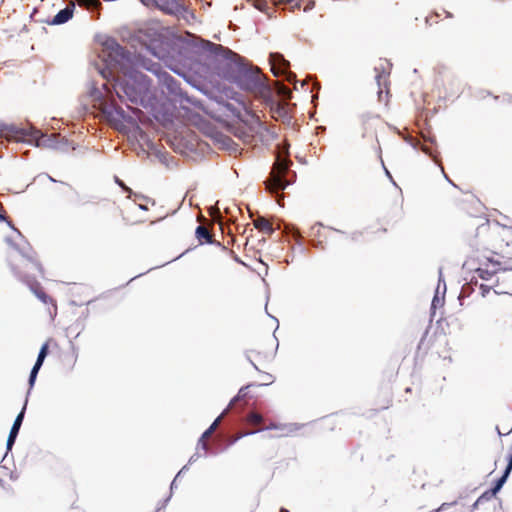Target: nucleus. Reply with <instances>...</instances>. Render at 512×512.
Instances as JSON below:
<instances>
[{
    "label": "nucleus",
    "mask_w": 512,
    "mask_h": 512,
    "mask_svg": "<svg viewBox=\"0 0 512 512\" xmlns=\"http://www.w3.org/2000/svg\"><path fill=\"white\" fill-rule=\"evenodd\" d=\"M171 499V494H169V496L167 498H165L161 503H159L158 505V508H157V512H162V510H164L168 504V502L170 501Z\"/></svg>",
    "instance_id": "nucleus-38"
},
{
    "label": "nucleus",
    "mask_w": 512,
    "mask_h": 512,
    "mask_svg": "<svg viewBox=\"0 0 512 512\" xmlns=\"http://www.w3.org/2000/svg\"><path fill=\"white\" fill-rule=\"evenodd\" d=\"M41 367H42V364L35 362L33 367H32V369H31V371H30V375H29V378H28V384H29V390H28V393H27L28 395L30 393V390L33 388V386L35 384L38 372L41 369Z\"/></svg>",
    "instance_id": "nucleus-23"
},
{
    "label": "nucleus",
    "mask_w": 512,
    "mask_h": 512,
    "mask_svg": "<svg viewBox=\"0 0 512 512\" xmlns=\"http://www.w3.org/2000/svg\"><path fill=\"white\" fill-rule=\"evenodd\" d=\"M386 175L392 180L390 172L384 167Z\"/></svg>",
    "instance_id": "nucleus-53"
},
{
    "label": "nucleus",
    "mask_w": 512,
    "mask_h": 512,
    "mask_svg": "<svg viewBox=\"0 0 512 512\" xmlns=\"http://www.w3.org/2000/svg\"><path fill=\"white\" fill-rule=\"evenodd\" d=\"M497 431H498V435H502V433L500 432L499 428L496 427Z\"/></svg>",
    "instance_id": "nucleus-57"
},
{
    "label": "nucleus",
    "mask_w": 512,
    "mask_h": 512,
    "mask_svg": "<svg viewBox=\"0 0 512 512\" xmlns=\"http://www.w3.org/2000/svg\"><path fill=\"white\" fill-rule=\"evenodd\" d=\"M272 378H273L272 375L267 374L266 380H270L267 384L272 383V381H273Z\"/></svg>",
    "instance_id": "nucleus-52"
},
{
    "label": "nucleus",
    "mask_w": 512,
    "mask_h": 512,
    "mask_svg": "<svg viewBox=\"0 0 512 512\" xmlns=\"http://www.w3.org/2000/svg\"><path fill=\"white\" fill-rule=\"evenodd\" d=\"M240 97L241 95L238 92H231L230 98L235 100V103L224 99L223 96H220L217 102L230 112L232 116L240 118L242 110H246L245 103Z\"/></svg>",
    "instance_id": "nucleus-12"
},
{
    "label": "nucleus",
    "mask_w": 512,
    "mask_h": 512,
    "mask_svg": "<svg viewBox=\"0 0 512 512\" xmlns=\"http://www.w3.org/2000/svg\"><path fill=\"white\" fill-rule=\"evenodd\" d=\"M10 129L16 134H20L22 138H28V142L36 147H45L62 151L67 150V148L62 147L67 146L68 141L66 139L59 140L56 135H47L42 133L32 125H28V127L12 126Z\"/></svg>",
    "instance_id": "nucleus-5"
},
{
    "label": "nucleus",
    "mask_w": 512,
    "mask_h": 512,
    "mask_svg": "<svg viewBox=\"0 0 512 512\" xmlns=\"http://www.w3.org/2000/svg\"><path fill=\"white\" fill-rule=\"evenodd\" d=\"M176 477L174 478V480L172 481L171 485H170V494L172 495L173 493V490L176 488Z\"/></svg>",
    "instance_id": "nucleus-44"
},
{
    "label": "nucleus",
    "mask_w": 512,
    "mask_h": 512,
    "mask_svg": "<svg viewBox=\"0 0 512 512\" xmlns=\"http://www.w3.org/2000/svg\"><path fill=\"white\" fill-rule=\"evenodd\" d=\"M139 208H140L141 210H147V209H148V208H147V206L142 205V204H140V205H139Z\"/></svg>",
    "instance_id": "nucleus-54"
},
{
    "label": "nucleus",
    "mask_w": 512,
    "mask_h": 512,
    "mask_svg": "<svg viewBox=\"0 0 512 512\" xmlns=\"http://www.w3.org/2000/svg\"><path fill=\"white\" fill-rule=\"evenodd\" d=\"M6 242L13 247L23 258H25L30 264L31 267L37 270L41 275H43V267L41 263L36 258V253L32 249L29 243L23 240L22 244L14 243L13 240L9 237L6 238Z\"/></svg>",
    "instance_id": "nucleus-9"
},
{
    "label": "nucleus",
    "mask_w": 512,
    "mask_h": 512,
    "mask_svg": "<svg viewBox=\"0 0 512 512\" xmlns=\"http://www.w3.org/2000/svg\"><path fill=\"white\" fill-rule=\"evenodd\" d=\"M49 352V346L48 343H44L38 353L37 359L35 362L40 363L43 365L45 358L47 357Z\"/></svg>",
    "instance_id": "nucleus-26"
},
{
    "label": "nucleus",
    "mask_w": 512,
    "mask_h": 512,
    "mask_svg": "<svg viewBox=\"0 0 512 512\" xmlns=\"http://www.w3.org/2000/svg\"><path fill=\"white\" fill-rule=\"evenodd\" d=\"M198 458L199 455L197 453L193 454L188 461V465L194 463Z\"/></svg>",
    "instance_id": "nucleus-42"
},
{
    "label": "nucleus",
    "mask_w": 512,
    "mask_h": 512,
    "mask_svg": "<svg viewBox=\"0 0 512 512\" xmlns=\"http://www.w3.org/2000/svg\"><path fill=\"white\" fill-rule=\"evenodd\" d=\"M473 280L463 285L461 290V296H468L473 291Z\"/></svg>",
    "instance_id": "nucleus-32"
},
{
    "label": "nucleus",
    "mask_w": 512,
    "mask_h": 512,
    "mask_svg": "<svg viewBox=\"0 0 512 512\" xmlns=\"http://www.w3.org/2000/svg\"><path fill=\"white\" fill-rule=\"evenodd\" d=\"M12 270L14 274L30 288V290L40 301H42L45 304L48 303L50 297L42 290L40 283L37 282L35 278L18 272L15 267H12Z\"/></svg>",
    "instance_id": "nucleus-11"
},
{
    "label": "nucleus",
    "mask_w": 512,
    "mask_h": 512,
    "mask_svg": "<svg viewBox=\"0 0 512 512\" xmlns=\"http://www.w3.org/2000/svg\"><path fill=\"white\" fill-rule=\"evenodd\" d=\"M272 378H273L272 375L267 374L266 380H270L267 384L272 383V381H273Z\"/></svg>",
    "instance_id": "nucleus-51"
},
{
    "label": "nucleus",
    "mask_w": 512,
    "mask_h": 512,
    "mask_svg": "<svg viewBox=\"0 0 512 512\" xmlns=\"http://www.w3.org/2000/svg\"><path fill=\"white\" fill-rule=\"evenodd\" d=\"M246 422L250 425H258L263 422V417L261 414L252 411L246 416Z\"/></svg>",
    "instance_id": "nucleus-24"
},
{
    "label": "nucleus",
    "mask_w": 512,
    "mask_h": 512,
    "mask_svg": "<svg viewBox=\"0 0 512 512\" xmlns=\"http://www.w3.org/2000/svg\"><path fill=\"white\" fill-rule=\"evenodd\" d=\"M79 6H83L86 9H95L100 3L98 0H76Z\"/></svg>",
    "instance_id": "nucleus-27"
},
{
    "label": "nucleus",
    "mask_w": 512,
    "mask_h": 512,
    "mask_svg": "<svg viewBox=\"0 0 512 512\" xmlns=\"http://www.w3.org/2000/svg\"><path fill=\"white\" fill-rule=\"evenodd\" d=\"M226 411H227V409H225V410L223 411V413H222L220 416H218V417L214 420V422L209 426V428H208V429H212V432H214V431H215V429L217 428V426H218V424H219V422H220V420H221L222 416L226 413Z\"/></svg>",
    "instance_id": "nucleus-37"
},
{
    "label": "nucleus",
    "mask_w": 512,
    "mask_h": 512,
    "mask_svg": "<svg viewBox=\"0 0 512 512\" xmlns=\"http://www.w3.org/2000/svg\"><path fill=\"white\" fill-rule=\"evenodd\" d=\"M246 358L247 360L252 364V366L256 369V370H259L257 365L250 359L249 355H246Z\"/></svg>",
    "instance_id": "nucleus-48"
},
{
    "label": "nucleus",
    "mask_w": 512,
    "mask_h": 512,
    "mask_svg": "<svg viewBox=\"0 0 512 512\" xmlns=\"http://www.w3.org/2000/svg\"><path fill=\"white\" fill-rule=\"evenodd\" d=\"M103 48L107 67L119 70L122 73V75L113 76L112 86L119 100L125 102L128 108H130L129 104L144 108L153 106L156 100V92L151 79L138 70L141 67L134 64L123 66L116 62L111 56V51L105 46V41L103 42Z\"/></svg>",
    "instance_id": "nucleus-2"
},
{
    "label": "nucleus",
    "mask_w": 512,
    "mask_h": 512,
    "mask_svg": "<svg viewBox=\"0 0 512 512\" xmlns=\"http://www.w3.org/2000/svg\"><path fill=\"white\" fill-rule=\"evenodd\" d=\"M195 235L201 244L207 243V244H214L216 246H221L220 242L213 240L212 235L207 230V228H205L204 226H201V225L197 226L196 230H195Z\"/></svg>",
    "instance_id": "nucleus-17"
},
{
    "label": "nucleus",
    "mask_w": 512,
    "mask_h": 512,
    "mask_svg": "<svg viewBox=\"0 0 512 512\" xmlns=\"http://www.w3.org/2000/svg\"><path fill=\"white\" fill-rule=\"evenodd\" d=\"M269 62L271 71L275 76H285L288 81L295 79V75L289 71L290 63L278 52L270 53Z\"/></svg>",
    "instance_id": "nucleus-10"
},
{
    "label": "nucleus",
    "mask_w": 512,
    "mask_h": 512,
    "mask_svg": "<svg viewBox=\"0 0 512 512\" xmlns=\"http://www.w3.org/2000/svg\"><path fill=\"white\" fill-rule=\"evenodd\" d=\"M475 272L477 273L478 277L483 280H489L493 275V272H490L489 270L482 268L476 269Z\"/></svg>",
    "instance_id": "nucleus-29"
},
{
    "label": "nucleus",
    "mask_w": 512,
    "mask_h": 512,
    "mask_svg": "<svg viewBox=\"0 0 512 512\" xmlns=\"http://www.w3.org/2000/svg\"><path fill=\"white\" fill-rule=\"evenodd\" d=\"M74 9V4L67 5L65 8L57 12V14L50 21H48V24L61 25L68 22L73 17Z\"/></svg>",
    "instance_id": "nucleus-16"
},
{
    "label": "nucleus",
    "mask_w": 512,
    "mask_h": 512,
    "mask_svg": "<svg viewBox=\"0 0 512 512\" xmlns=\"http://www.w3.org/2000/svg\"><path fill=\"white\" fill-rule=\"evenodd\" d=\"M233 83L242 90L249 92L263 93L268 89L260 77L259 69L250 66L248 63L243 65Z\"/></svg>",
    "instance_id": "nucleus-7"
},
{
    "label": "nucleus",
    "mask_w": 512,
    "mask_h": 512,
    "mask_svg": "<svg viewBox=\"0 0 512 512\" xmlns=\"http://www.w3.org/2000/svg\"><path fill=\"white\" fill-rule=\"evenodd\" d=\"M479 289H480V292H481V296L484 298L490 292L491 287L488 286V285H485V284H480Z\"/></svg>",
    "instance_id": "nucleus-39"
},
{
    "label": "nucleus",
    "mask_w": 512,
    "mask_h": 512,
    "mask_svg": "<svg viewBox=\"0 0 512 512\" xmlns=\"http://www.w3.org/2000/svg\"><path fill=\"white\" fill-rule=\"evenodd\" d=\"M247 128L250 130L251 135H255V141L265 145H268L277 136L275 131L266 126L256 115H249Z\"/></svg>",
    "instance_id": "nucleus-8"
},
{
    "label": "nucleus",
    "mask_w": 512,
    "mask_h": 512,
    "mask_svg": "<svg viewBox=\"0 0 512 512\" xmlns=\"http://www.w3.org/2000/svg\"><path fill=\"white\" fill-rule=\"evenodd\" d=\"M508 470H509V473H511V471H512V453L508 457L507 465L505 468V471H508Z\"/></svg>",
    "instance_id": "nucleus-41"
},
{
    "label": "nucleus",
    "mask_w": 512,
    "mask_h": 512,
    "mask_svg": "<svg viewBox=\"0 0 512 512\" xmlns=\"http://www.w3.org/2000/svg\"><path fill=\"white\" fill-rule=\"evenodd\" d=\"M441 289L443 290V282H442V283H441V285H440V290H441Z\"/></svg>",
    "instance_id": "nucleus-59"
},
{
    "label": "nucleus",
    "mask_w": 512,
    "mask_h": 512,
    "mask_svg": "<svg viewBox=\"0 0 512 512\" xmlns=\"http://www.w3.org/2000/svg\"><path fill=\"white\" fill-rule=\"evenodd\" d=\"M313 6H314V1H310L308 3V6L304 9V11H307V10L311 9Z\"/></svg>",
    "instance_id": "nucleus-50"
},
{
    "label": "nucleus",
    "mask_w": 512,
    "mask_h": 512,
    "mask_svg": "<svg viewBox=\"0 0 512 512\" xmlns=\"http://www.w3.org/2000/svg\"><path fill=\"white\" fill-rule=\"evenodd\" d=\"M27 402H28V398L26 397L25 403H24L21 411L18 413V415L16 416V418H15L13 424H12V427L10 429V432H9V435H8V438H7V442H6V449H7V451L12 449V447H13L15 441H16V438H17V436L19 434L21 425L23 423Z\"/></svg>",
    "instance_id": "nucleus-13"
},
{
    "label": "nucleus",
    "mask_w": 512,
    "mask_h": 512,
    "mask_svg": "<svg viewBox=\"0 0 512 512\" xmlns=\"http://www.w3.org/2000/svg\"><path fill=\"white\" fill-rule=\"evenodd\" d=\"M510 473H509V470L508 471H505L503 472V474L501 475V477H499L493 484V487L491 488V494H497L501 489L502 487L504 486V484L506 483L508 477H509Z\"/></svg>",
    "instance_id": "nucleus-22"
},
{
    "label": "nucleus",
    "mask_w": 512,
    "mask_h": 512,
    "mask_svg": "<svg viewBox=\"0 0 512 512\" xmlns=\"http://www.w3.org/2000/svg\"><path fill=\"white\" fill-rule=\"evenodd\" d=\"M136 129L142 139L146 138V134L139 128L138 125H136Z\"/></svg>",
    "instance_id": "nucleus-45"
},
{
    "label": "nucleus",
    "mask_w": 512,
    "mask_h": 512,
    "mask_svg": "<svg viewBox=\"0 0 512 512\" xmlns=\"http://www.w3.org/2000/svg\"><path fill=\"white\" fill-rule=\"evenodd\" d=\"M249 119L244 122L243 126L239 127L236 135L243 140L245 143H252L255 141V135H251L250 130L247 128Z\"/></svg>",
    "instance_id": "nucleus-19"
},
{
    "label": "nucleus",
    "mask_w": 512,
    "mask_h": 512,
    "mask_svg": "<svg viewBox=\"0 0 512 512\" xmlns=\"http://www.w3.org/2000/svg\"><path fill=\"white\" fill-rule=\"evenodd\" d=\"M90 96L103 105V114L106 116L110 123L114 124L115 126H118L124 122L133 125L136 124L133 116L126 114L122 107L118 106L114 102L106 101L99 89L93 87L90 91Z\"/></svg>",
    "instance_id": "nucleus-6"
},
{
    "label": "nucleus",
    "mask_w": 512,
    "mask_h": 512,
    "mask_svg": "<svg viewBox=\"0 0 512 512\" xmlns=\"http://www.w3.org/2000/svg\"><path fill=\"white\" fill-rule=\"evenodd\" d=\"M185 38L174 39L170 31L155 23L145 28L137 30L130 37V46L134 52H130L122 47L116 39L110 37L105 40V46L111 51L113 59L123 66L134 64L142 67L157 76L159 84L167 90V93L187 101H190L187 94L180 87V82L174 78L169 72L164 70L159 62H154L143 55V51L149 52L159 60H167L174 58V50L177 48L180 60H195L191 48L182 45L181 41Z\"/></svg>",
    "instance_id": "nucleus-1"
},
{
    "label": "nucleus",
    "mask_w": 512,
    "mask_h": 512,
    "mask_svg": "<svg viewBox=\"0 0 512 512\" xmlns=\"http://www.w3.org/2000/svg\"><path fill=\"white\" fill-rule=\"evenodd\" d=\"M250 386L251 385H247V386H244V387L240 388V390L238 391L237 395L230 401L229 406L226 409H228L229 407L234 405L236 402L244 399L247 396V389Z\"/></svg>",
    "instance_id": "nucleus-25"
},
{
    "label": "nucleus",
    "mask_w": 512,
    "mask_h": 512,
    "mask_svg": "<svg viewBox=\"0 0 512 512\" xmlns=\"http://www.w3.org/2000/svg\"><path fill=\"white\" fill-rule=\"evenodd\" d=\"M280 512H289V510H288V509H286V508H284V507H282V508L280 509Z\"/></svg>",
    "instance_id": "nucleus-55"
},
{
    "label": "nucleus",
    "mask_w": 512,
    "mask_h": 512,
    "mask_svg": "<svg viewBox=\"0 0 512 512\" xmlns=\"http://www.w3.org/2000/svg\"><path fill=\"white\" fill-rule=\"evenodd\" d=\"M13 125H6V124H3V123H0V136H2L5 132H9L11 134H14L15 136H19L21 137L20 134H16L15 132L11 131V127Z\"/></svg>",
    "instance_id": "nucleus-33"
},
{
    "label": "nucleus",
    "mask_w": 512,
    "mask_h": 512,
    "mask_svg": "<svg viewBox=\"0 0 512 512\" xmlns=\"http://www.w3.org/2000/svg\"><path fill=\"white\" fill-rule=\"evenodd\" d=\"M321 243H322L321 241H314V240H312V241H311V244H312L313 246H315V247H320V246H321Z\"/></svg>",
    "instance_id": "nucleus-49"
},
{
    "label": "nucleus",
    "mask_w": 512,
    "mask_h": 512,
    "mask_svg": "<svg viewBox=\"0 0 512 512\" xmlns=\"http://www.w3.org/2000/svg\"><path fill=\"white\" fill-rule=\"evenodd\" d=\"M438 285L435 290V295L432 299L431 308L436 309L437 307L443 306L444 304V295L446 293V283L443 277V269L442 267L438 270Z\"/></svg>",
    "instance_id": "nucleus-15"
},
{
    "label": "nucleus",
    "mask_w": 512,
    "mask_h": 512,
    "mask_svg": "<svg viewBox=\"0 0 512 512\" xmlns=\"http://www.w3.org/2000/svg\"><path fill=\"white\" fill-rule=\"evenodd\" d=\"M323 227L322 223L317 222L311 227L310 235L320 236V230Z\"/></svg>",
    "instance_id": "nucleus-34"
},
{
    "label": "nucleus",
    "mask_w": 512,
    "mask_h": 512,
    "mask_svg": "<svg viewBox=\"0 0 512 512\" xmlns=\"http://www.w3.org/2000/svg\"><path fill=\"white\" fill-rule=\"evenodd\" d=\"M275 154V163L266 181V187L271 193L278 194L295 181L296 173L290 170L292 161L289 159L288 143L278 144Z\"/></svg>",
    "instance_id": "nucleus-4"
},
{
    "label": "nucleus",
    "mask_w": 512,
    "mask_h": 512,
    "mask_svg": "<svg viewBox=\"0 0 512 512\" xmlns=\"http://www.w3.org/2000/svg\"><path fill=\"white\" fill-rule=\"evenodd\" d=\"M271 429H279V426L276 425V424H270L269 426L263 428V430H271ZM260 431H262V429H256V430H253V431H250V432L243 433L242 435H240L238 437V439L241 438V437H244V436L256 434V433H258Z\"/></svg>",
    "instance_id": "nucleus-31"
},
{
    "label": "nucleus",
    "mask_w": 512,
    "mask_h": 512,
    "mask_svg": "<svg viewBox=\"0 0 512 512\" xmlns=\"http://www.w3.org/2000/svg\"><path fill=\"white\" fill-rule=\"evenodd\" d=\"M390 66H391V64L387 60H385V61H381V63L375 67V71H376L375 79H376L379 87L381 86V79L386 77L389 74V72H387L386 69L389 68Z\"/></svg>",
    "instance_id": "nucleus-21"
},
{
    "label": "nucleus",
    "mask_w": 512,
    "mask_h": 512,
    "mask_svg": "<svg viewBox=\"0 0 512 512\" xmlns=\"http://www.w3.org/2000/svg\"><path fill=\"white\" fill-rule=\"evenodd\" d=\"M188 470V464L184 465L181 470L177 473L176 478H178L182 473L186 472Z\"/></svg>",
    "instance_id": "nucleus-43"
},
{
    "label": "nucleus",
    "mask_w": 512,
    "mask_h": 512,
    "mask_svg": "<svg viewBox=\"0 0 512 512\" xmlns=\"http://www.w3.org/2000/svg\"><path fill=\"white\" fill-rule=\"evenodd\" d=\"M142 2H144V0H141Z\"/></svg>",
    "instance_id": "nucleus-60"
},
{
    "label": "nucleus",
    "mask_w": 512,
    "mask_h": 512,
    "mask_svg": "<svg viewBox=\"0 0 512 512\" xmlns=\"http://www.w3.org/2000/svg\"><path fill=\"white\" fill-rule=\"evenodd\" d=\"M212 433V429L207 428L198 440V447H201L204 451H207L208 446L205 442V438L209 437Z\"/></svg>",
    "instance_id": "nucleus-28"
},
{
    "label": "nucleus",
    "mask_w": 512,
    "mask_h": 512,
    "mask_svg": "<svg viewBox=\"0 0 512 512\" xmlns=\"http://www.w3.org/2000/svg\"><path fill=\"white\" fill-rule=\"evenodd\" d=\"M226 411H227V409H225V410L223 411V413H222L220 416H218V417L214 420V422L209 426V428H208V429H212V432H214V431H215V429L217 428V426H218V424H219V422H220V420H221L222 416L226 413Z\"/></svg>",
    "instance_id": "nucleus-36"
},
{
    "label": "nucleus",
    "mask_w": 512,
    "mask_h": 512,
    "mask_svg": "<svg viewBox=\"0 0 512 512\" xmlns=\"http://www.w3.org/2000/svg\"><path fill=\"white\" fill-rule=\"evenodd\" d=\"M282 225L284 226L283 227L284 233L287 234V235H292L296 239L297 243L299 245H301L302 244V237H301L298 229L296 227H294L293 225L286 224L284 222H280L277 225L276 229H281Z\"/></svg>",
    "instance_id": "nucleus-20"
},
{
    "label": "nucleus",
    "mask_w": 512,
    "mask_h": 512,
    "mask_svg": "<svg viewBox=\"0 0 512 512\" xmlns=\"http://www.w3.org/2000/svg\"><path fill=\"white\" fill-rule=\"evenodd\" d=\"M421 149L425 154L431 155V150L427 146H423Z\"/></svg>",
    "instance_id": "nucleus-46"
},
{
    "label": "nucleus",
    "mask_w": 512,
    "mask_h": 512,
    "mask_svg": "<svg viewBox=\"0 0 512 512\" xmlns=\"http://www.w3.org/2000/svg\"><path fill=\"white\" fill-rule=\"evenodd\" d=\"M454 504H455V502H453V503H443L438 510L444 509L445 507H448V506H451V505H454Z\"/></svg>",
    "instance_id": "nucleus-47"
},
{
    "label": "nucleus",
    "mask_w": 512,
    "mask_h": 512,
    "mask_svg": "<svg viewBox=\"0 0 512 512\" xmlns=\"http://www.w3.org/2000/svg\"><path fill=\"white\" fill-rule=\"evenodd\" d=\"M0 221H5L8 226L13 229L15 232L18 233L19 237L22 238V235L21 233L19 232V230L17 228L14 227V225L12 224V222L10 220H8V218L4 215V214H1L0 213Z\"/></svg>",
    "instance_id": "nucleus-35"
},
{
    "label": "nucleus",
    "mask_w": 512,
    "mask_h": 512,
    "mask_svg": "<svg viewBox=\"0 0 512 512\" xmlns=\"http://www.w3.org/2000/svg\"><path fill=\"white\" fill-rule=\"evenodd\" d=\"M115 182L122 188L123 191L129 192L130 194L132 193V190L128 186H126L125 183L118 177H115Z\"/></svg>",
    "instance_id": "nucleus-40"
},
{
    "label": "nucleus",
    "mask_w": 512,
    "mask_h": 512,
    "mask_svg": "<svg viewBox=\"0 0 512 512\" xmlns=\"http://www.w3.org/2000/svg\"><path fill=\"white\" fill-rule=\"evenodd\" d=\"M254 226L256 229L267 235H272L275 231V229L272 227V224L263 217H258L254 221Z\"/></svg>",
    "instance_id": "nucleus-18"
},
{
    "label": "nucleus",
    "mask_w": 512,
    "mask_h": 512,
    "mask_svg": "<svg viewBox=\"0 0 512 512\" xmlns=\"http://www.w3.org/2000/svg\"><path fill=\"white\" fill-rule=\"evenodd\" d=\"M181 42L183 46L186 45L187 48H191V53L195 55V61H200L205 56L211 58L217 75L231 83L235 81L241 68L246 63L243 57L230 49L209 40L201 39L191 33L187 34L186 41Z\"/></svg>",
    "instance_id": "nucleus-3"
},
{
    "label": "nucleus",
    "mask_w": 512,
    "mask_h": 512,
    "mask_svg": "<svg viewBox=\"0 0 512 512\" xmlns=\"http://www.w3.org/2000/svg\"><path fill=\"white\" fill-rule=\"evenodd\" d=\"M477 507H478V505H476V502H475V503L473 504V508L475 509V508H477Z\"/></svg>",
    "instance_id": "nucleus-58"
},
{
    "label": "nucleus",
    "mask_w": 512,
    "mask_h": 512,
    "mask_svg": "<svg viewBox=\"0 0 512 512\" xmlns=\"http://www.w3.org/2000/svg\"><path fill=\"white\" fill-rule=\"evenodd\" d=\"M274 5H284L290 11H295L300 8L301 0H271ZM253 6L261 11L266 12L268 9V3L266 0H253Z\"/></svg>",
    "instance_id": "nucleus-14"
},
{
    "label": "nucleus",
    "mask_w": 512,
    "mask_h": 512,
    "mask_svg": "<svg viewBox=\"0 0 512 512\" xmlns=\"http://www.w3.org/2000/svg\"><path fill=\"white\" fill-rule=\"evenodd\" d=\"M48 178H49V180H50L51 182H57L53 177H51V176H49V175H48Z\"/></svg>",
    "instance_id": "nucleus-56"
},
{
    "label": "nucleus",
    "mask_w": 512,
    "mask_h": 512,
    "mask_svg": "<svg viewBox=\"0 0 512 512\" xmlns=\"http://www.w3.org/2000/svg\"><path fill=\"white\" fill-rule=\"evenodd\" d=\"M496 494H491V489L485 491L477 500L476 505L481 504L483 501H489L492 499Z\"/></svg>",
    "instance_id": "nucleus-30"
}]
</instances>
